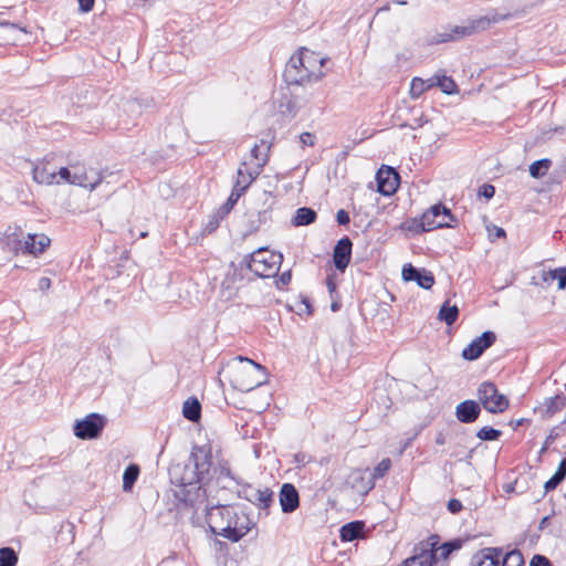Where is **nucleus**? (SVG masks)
Listing matches in <instances>:
<instances>
[{
	"instance_id": "nucleus-1",
	"label": "nucleus",
	"mask_w": 566,
	"mask_h": 566,
	"mask_svg": "<svg viewBox=\"0 0 566 566\" xmlns=\"http://www.w3.org/2000/svg\"><path fill=\"white\" fill-rule=\"evenodd\" d=\"M169 478L171 484L178 488L174 492L175 497L195 512L203 505L210 532L219 535L222 526H227V515H231L233 511L230 505L222 504L219 500H209L206 486L212 482L220 490H231L233 485H240V480L233 475L229 462L224 459L214 461L211 446L195 444L187 463H177L169 468Z\"/></svg>"
},
{
	"instance_id": "nucleus-2",
	"label": "nucleus",
	"mask_w": 566,
	"mask_h": 566,
	"mask_svg": "<svg viewBox=\"0 0 566 566\" xmlns=\"http://www.w3.org/2000/svg\"><path fill=\"white\" fill-rule=\"evenodd\" d=\"M310 60L318 62L321 66L326 62V59L319 57L316 53L307 49H301L298 54L292 55L285 65L283 77L287 85L298 86L306 81H318L324 76L322 71L318 73L310 71V66L305 64V62H310Z\"/></svg>"
},
{
	"instance_id": "nucleus-3",
	"label": "nucleus",
	"mask_w": 566,
	"mask_h": 566,
	"mask_svg": "<svg viewBox=\"0 0 566 566\" xmlns=\"http://www.w3.org/2000/svg\"><path fill=\"white\" fill-rule=\"evenodd\" d=\"M282 260L281 253L260 248L240 262V269L247 268L259 277H271L279 272Z\"/></svg>"
},
{
	"instance_id": "nucleus-4",
	"label": "nucleus",
	"mask_w": 566,
	"mask_h": 566,
	"mask_svg": "<svg viewBox=\"0 0 566 566\" xmlns=\"http://www.w3.org/2000/svg\"><path fill=\"white\" fill-rule=\"evenodd\" d=\"M491 22L492 21L488 17H480L471 20L467 25L450 27L449 32L444 31L437 33L432 39V43L440 44L470 36L480 31L486 30L491 25Z\"/></svg>"
},
{
	"instance_id": "nucleus-5",
	"label": "nucleus",
	"mask_w": 566,
	"mask_h": 566,
	"mask_svg": "<svg viewBox=\"0 0 566 566\" xmlns=\"http://www.w3.org/2000/svg\"><path fill=\"white\" fill-rule=\"evenodd\" d=\"M440 536L430 535L426 541H421L415 546L413 556L403 562V566H432L438 560Z\"/></svg>"
},
{
	"instance_id": "nucleus-6",
	"label": "nucleus",
	"mask_w": 566,
	"mask_h": 566,
	"mask_svg": "<svg viewBox=\"0 0 566 566\" xmlns=\"http://www.w3.org/2000/svg\"><path fill=\"white\" fill-rule=\"evenodd\" d=\"M476 395L480 405L490 413H502L510 406L509 399L499 392L494 382H482Z\"/></svg>"
},
{
	"instance_id": "nucleus-7",
	"label": "nucleus",
	"mask_w": 566,
	"mask_h": 566,
	"mask_svg": "<svg viewBox=\"0 0 566 566\" xmlns=\"http://www.w3.org/2000/svg\"><path fill=\"white\" fill-rule=\"evenodd\" d=\"M235 359L241 363L245 361L250 365V368L243 370L240 375V378L237 379V387L241 391H251L254 388L260 387L268 381V371L264 366L243 356H238L235 357Z\"/></svg>"
},
{
	"instance_id": "nucleus-8",
	"label": "nucleus",
	"mask_w": 566,
	"mask_h": 566,
	"mask_svg": "<svg viewBox=\"0 0 566 566\" xmlns=\"http://www.w3.org/2000/svg\"><path fill=\"white\" fill-rule=\"evenodd\" d=\"M56 176L64 182L88 188L91 191L94 190L103 180L101 171L91 169L86 171L84 169L76 170L73 174L67 167H61L56 172Z\"/></svg>"
},
{
	"instance_id": "nucleus-9",
	"label": "nucleus",
	"mask_w": 566,
	"mask_h": 566,
	"mask_svg": "<svg viewBox=\"0 0 566 566\" xmlns=\"http://www.w3.org/2000/svg\"><path fill=\"white\" fill-rule=\"evenodd\" d=\"M106 424L104 416L92 412L82 420H76L73 430L75 437L81 440H92L98 438Z\"/></svg>"
},
{
	"instance_id": "nucleus-10",
	"label": "nucleus",
	"mask_w": 566,
	"mask_h": 566,
	"mask_svg": "<svg viewBox=\"0 0 566 566\" xmlns=\"http://www.w3.org/2000/svg\"><path fill=\"white\" fill-rule=\"evenodd\" d=\"M253 525L248 516H239L235 512H232L231 515H227V526H222L219 535L238 543L250 532Z\"/></svg>"
},
{
	"instance_id": "nucleus-11",
	"label": "nucleus",
	"mask_w": 566,
	"mask_h": 566,
	"mask_svg": "<svg viewBox=\"0 0 566 566\" xmlns=\"http://www.w3.org/2000/svg\"><path fill=\"white\" fill-rule=\"evenodd\" d=\"M495 333L492 331H485L463 348L461 356L463 359L469 361L476 360L495 343Z\"/></svg>"
},
{
	"instance_id": "nucleus-12",
	"label": "nucleus",
	"mask_w": 566,
	"mask_h": 566,
	"mask_svg": "<svg viewBox=\"0 0 566 566\" xmlns=\"http://www.w3.org/2000/svg\"><path fill=\"white\" fill-rule=\"evenodd\" d=\"M399 174L395 168L382 166L376 174L377 190L384 196L394 195L399 186Z\"/></svg>"
},
{
	"instance_id": "nucleus-13",
	"label": "nucleus",
	"mask_w": 566,
	"mask_h": 566,
	"mask_svg": "<svg viewBox=\"0 0 566 566\" xmlns=\"http://www.w3.org/2000/svg\"><path fill=\"white\" fill-rule=\"evenodd\" d=\"M353 242L349 237H343L337 241L333 250V262L339 272H345L352 260Z\"/></svg>"
},
{
	"instance_id": "nucleus-14",
	"label": "nucleus",
	"mask_w": 566,
	"mask_h": 566,
	"mask_svg": "<svg viewBox=\"0 0 566 566\" xmlns=\"http://www.w3.org/2000/svg\"><path fill=\"white\" fill-rule=\"evenodd\" d=\"M276 104L279 113L289 119L294 118L304 106L301 98L292 92L281 94Z\"/></svg>"
},
{
	"instance_id": "nucleus-15",
	"label": "nucleus",
	"mask_w": 566,
	"mask_h": 566,
	"mask_svg": "<svg viewBox=\"0 0 566 566\" xmlns=\"http://www.w3.org/2000/svg\"><path fill=\"white\" fill-rule=\"evenodd\" d=\"M279 500L283 513H292L300 506V495L292 483H284L281 486Z\"/></svg>"
},
{
	"instance_id": "nucleus-16",
	"label": "nucleus",
	"mask_w": 566,
	"mask_h": 566,
	"mask_svg": "<svg viewBox=\"0 0 566 566\" xmlns=\"http://www.w3.org/2000/svg\"><path fill=\"white\" fill-rule=\"evenodd\" d=\"M480 413H481V405H480L479 400L475 401V400L468 399V400L460 402L455 407V418L461 423L474 422L480 417Z\"/></svg>"
},
{
	"instance_id": "nucleus-17",
	"label": "nucleus",
	"mask_w": 566,
	"mask_h": 566,
	"mask_svg": "<svg viewBox=\"0 0 566 566\" xmlns=\"http://www.w3.org/2000/svg\"><path fill=\"white\" fill-rule=\"evenodd\" d=\"M502 548L485 547L473 555L472 566H499Z\"/></svg>"
},
{
	"instance_id": "nucleus-18",
	"label": "nucleus",
	"mask_w": 566,
	"mask_h": 566,
	"mask_svg": "<svg viewBox=\"0 0 566 566\" xmlns=\"http://www.w3.org/2000/svg\"><path fill=\"white\" fill-rule=\"evenodd\" d=\"M441 212L444 213V205L438 202L421 214L420 222L424 228V232L440 229V226H448V223H441L440 220H438Z\"/></svg>"
},
{
	"instance_id": "nucleus-19",
	"label": "nucleus",
	"mask_w": 566,
	"mask_h": 566,
	"mask_svg": "<svg viewBox=\"0 0 566 566\" xmlns=\"http://www.w3.org/2000/svg\"><path fill=\"white\" fill-rule=\"evenodd\" d=\"M50 238L45 234H29L24 240L21 250L23 253L36 255L42 253L50 245Z\"/></svg>"
},
{
	"instance_id": "nucleus-20",
	"label": "nucleus",
	"mask_w": 566,
	"mask_h": 566,
	"mask_svg": "<svg viewBox=\"0 0 566 566\" xmlns=\"http://www.w3.org/2000/svg\"><path fill=\"white\" fill-rule=\"evenodd\" d=\"M541 282H533V284H539L542 286H551L554 281H557L558 290L566 289V276L564 275L563 268H557L554 270L542 271L539 273Z\"/></svg>"
},
{
	"instance_id": "nucleus-21",
	"label": "nucleus",
	"mask_w": 566,
	"mask_h": 566,
	"mask_svg": "<svg viewBox=\"0 0 566 566\" xmlns=\"http://www.w3.org/2000/svg\"><path fill=\"white\" fill-rule=\"evenodd\" d=\"M365 528L363 521H352L344 524L339 530V537L342 542H353L361 537Z\"/></svg>"
},
{
	"instance_id": "nucleus-22",
	"label": "nucleus",
	"mask_w": 566,
	"mask_h": 566,
	"mask_svg": "<svg viewBox=\"0 0 566 566\" xmlns=\"http://www.w3.org/2000/svg\"><path fill=\"white\" fill-rule=\"evenodd\" d=\"M154 105V101L150 97H135L127 99L123 108L126 113L132 115L133 117H138L142 115L144 108H149Z\"/></svg>"
},
{
	"instance_id": "nucleus-23",
	"label": "nucleus",
	"mask_w": 566,
	"mask_h": 566,
	"mask_svg": "<svg viewBox=\"0 0 566 566\" xmlns=\"http://www.w3.org/2000/svg\"><path fill=\"white\" fill-rule=\"evenodd\" d=\"M317 219V213L310 207H301L296 209L294 217L291 220L294 227H304L314 223Z\"/></svg>"
},
{
	"instance_id": "nucleus-24",
	"label": "nucleus",
	"mask_w": 566,
	"mask_h": 566,
	"mask_svg": "<svg viewBox=\"0 0 566 566\" xmlns=\"http://www.w3.org/2000/svg\"><path fill=\"white\" fill-rule=\"evenodd\" d=\"M566 479V457L559 462L556 472L544 483L543 497L554 491Z\"/></svg>"
},
{
	"instance_id": "nucleus-25",
	"label": "nucleus",
	"mask_w": 566,
	"mask_h": 566,
	"mask_svg": "<svg viewBox=\"0 0 566 566\" xmlns=\"http://www.w3.org/2000/svg\"><path fill=\"white\" fill-rule=\"evenodd\" d=\"M33 180L41 185L60 184L56 179V171L49 170L45 166H34L32 170Z\"/></svg>"
},
{
	"instance_id": "nucleus-26",
	"label": "nucleus",
	"mask_w": 566,
	"mask_h": 566,
	"mask_svg": "<svg viewBox=\"0 0 566 566\" xmlns=\"http://www.w3.org/2000/svg\"><path fill=\"white\" fill-rule=\"evenodd\" d=\"M184 417L192 422H196L201 417V405L196 397H189L182 406Z\"/></svg>"
},
{
	"instance_id": "nucleus-27",
	"label": "nucleus",
	"mask_w": 566,
	"mask_h": 566,
	"mask_svg": "<svg viewBox=\"0 0 566 566\" xmlns=\"http://www.w3.org/2000/svg\"><path fill=\"white\" fill-rule=\"evenodd\" d=\"M459 317V307L457 305H450V301H446L438 313V318L444 322L448 326H451L457 322Z\"/></svg>"
},
{
	"instance_id": "nucleus-28",
	"label": "nucleus",
	"mask_w": 566,
	"mask_h": 566,
	"mask_svg": "<svg viewBox=\"0 0 566 566\" xmlns=\"http://www.w3.org/2000/svg\"><path fill=\"white\" fill-rule=\"evenodd\" d=\"M434 86V75L427 80L421 77H413L410 86V95L412 98H418L422 93Z\"/></svg>"
},
{
	"instance_id": "nucleus-29",
	"label": "nucleus",
	"mask_w": 566,
	"mask_h": 566,
	"mask_svg": "<svg viewBox=\"0 0 566 566\" xmlns=\"http://www.w3.org/2000/svg\"><path fill=\"white\" fill-rule=\"evenodd\" d=\"M140 473V468L136 463H130L123 473V490L132 491Z\"/></svg>"
},
{
	"instance_id": "nucleus-30",
	"label": "nucleus",
	"mask_w": 566,
	"mask_h": 566,
	"mask_svg": "<svg viewBox=\"0 0 566 566\" xmlns=\"http://www.w3.org/2000/svg\"><path fill=\"white\" fill-rule=\"evenodd\" d=\"M566 405V397L563 394L555 395L545 400V415L551 417L560 411Z\"/></svg>"
},
{
	"instance_id": "nucleus-31",
	"label": "nucleus",
	"mask_w": 566,
	"mask_h": 566,
	"mask_svg": "<svg viewBox=\"0 0 566 566\" xmlns=\"http://www.w3.org/2000/svg\"><path fill=\"white\" fill-rule=\"evenodd\" d=\"M258 500H254V502L252 504H254L256 507L260 509V511H264L265 512V515L269 514V507L273 504L274 502V493L265 488L264 490H261L256 497Z\"/></svg>"
},
{
	"instance_id": "nucleus-32",
	"label": "nucleus",
	"mask_w": 566,
	"mask_h": 566,
	"mask_svg": "<svg viewBox=\"0 0 566 566\" xmlns=\"http://www.w3.org/2000/svg\"><path fill=\"white\" fill-rule=\"evenodd\" d=\"M463 544L464 539L461 538H453L451 541L444 542L439 546L440 554L438 559L447 560L453 552L461 549Z\"/></svg>"
},
{
	"instance_id": "nucleus-33",
	"label": "nucleus",
	"mask_w": 566,
	"mask_h": 566,
	"mask_svg": "<svg viewBox=\"0 0 566 566\" xmlns=\"http://www.w3.org/2000/svg\"><path fill=\"white\" fill-rule=\"evenodd\" d=\"M436 86L440 87L441 92L448 95L458 93V85L454 80L447 75H434Z\"/></svg>"
},
{
	"instance_id": "nucleus-34",
	"label": "nucleus",
	"mask_w": 566,
	"mask_h": 566,
	"mask_svg": "<svg viewBox=\"0 0 566 566\" xmlns=\"http://www.w3.org/2000/svg\"><path fill=\"white\" fill-rule=\"evenodd\" d=\"M391 468V460L389 458L382 459L373 470L367 492L375 485V480L384 478Z\"/></svg>"
},
{
	"instance_id": "nucleus-35",
	"label": "nucleus",
	"mask_w": 566,
	"mask_h": 566,
	"mask_svg": "<svg viewBox=\"0 0 566 566\" xmlns=\"http://www.w3.org/2000/svg\"><path fill=\"white\" fill-rule=\"evenodd\" d=\"M551 166L552 161L548 158L536 160L530 165V175L536 179L542 178L547 174Z\"/></svg>"
},
{
	"instance_id": "nucleus-36",
	"label": "nucleus",
	"mask_w": 566,
	"mask_h": 566,
	"mask_svg": "<svg viewBox=\"0 0 566 566\" xmlns=\"http://www.w3.org/2000/svg\"><path fill=\"white\" fill-rule=\"evenodd\" d=\"M19 557L17 552L9 546L0 548V566H15Z\"/></svg>"
},
{
	"instance_id": "nucleus-37",
	"label": "nucleus",
	"mask_w": 566,
	"mask_h": 566,
	"mask_svg": "<svg viewBox=\"0 0 566 566\" xmlns=\"http://www.w3.org/2000/svg\"><path fill=\"white\" fill-rule=\"evenodd\" d=\"M271 145H266V151L270 150ZM251 155L253 158L258 160L256 167L258 169L253 172L255 176H258L261 171V169L265 166L269 159L268 153H261L260 145L255 144L251 149Z\"/></svg>"
},
{
	"instance_id": "nucleus-38",
	"label": "nucleus",
	"mask_w": 566,
	"mask_h": 566,
	"mask_svg": "<svg viewBox=\"0 0 566 566\" xmlns=\"http://www.w3.org/2000/svg\"><path fill=\"white\" fill-rule=\"evenodd\" d=\"M415 282L421 289L430 290L434 284V276H433L432 272L428 271L424 268H421L418 273V277L416 279Z\"/></svg>"
},
{
	"instance_id": "nucleus-39",
	"label": "nucleus",
	"mask_w": 566,
	"mask_h": 566,
	"mask_svg": "<svg viewBox=\"0 0 566 566\" xmlns=\"http://www.w3.org/2000/svg\"><path fill=\"white\" fill-rule=\"evenodd\" d=\"M502 563L505 566H524V557L521 551L518 549H512L509 553L505 554L503 557Z\"/></svg>"
},
{
	"instance_id": "nucleus-40",
	"label": "nucleus",
	"mask_w": 566,
	"mask_h": 566,
	"mask_svg": "<svg viewBox=\"0 0 566 566\" xmlns=\"http://www.w3.org/2000/svg\"><path fill=\"white\" fill-rule=\"evenodd\" d=\"M502 436V431L492 427H482L478 432L476 437L482 441H496Z\"/></svg>"
},
{
	"instance_id": "nucleus-41",
	"label": "nucleus",
	"mask_w": 566,
	"mask_h": 566,
	"mask_svg": "<svg viewBox=\"0 0 566 566\" xmlns=\"http://www.w3.org/2000/svg\"><path fill=\"white\" fill-rule=\"evenodd\" d=\"M256 178V176L253 172H248L247 179L244 178V185H241V179L238 178L235 185L233 186V189L231 193L238 195V200L240 197L245 192V190L249 188V186L252 184V181Z\"/></svg>"
},
{
	"instance_id": "nucleus-42",
	"label": "nucleus",
	"mask_w": 566,
	"mask_h": 566,
	"mask_svg": "<svg viewBox=\"0 0 566 566\" xmlns=\"http://www.w3.org/2000/svg\"><path fill=\"white\" fill-rule=\"evenodd\" d=\"M400 228L403 231L412 232V233H417V234L424 232V228L422 227V224L420 222V218L419 219L413 218V219L407 220L401 223Z\"/></svg>"
},
{
	"instance_id": "nucleus-43",
	"label": "nucleus",
	"mask_w": 566,
	"mask_h": 566,
	"mask_svg": "<svg viewBox=\"0 0 566 566\" xmlns=\"http://www.w3.org/2000/svg\"><path fill=\"white\" fill-rule=\"evenodd\" d=\"M224 217L220 214L218 211H216L213 214L209 216V219L203 228V231L207 233H212L216 231Z\"/></svg>"
},
{
	"instance_id": "nucleus-44",
	"label": "nucleus",
	"mask_w": 566,
	"mask_h": 566,
	"mask_svg": "<svg viewBox=\"0 0 566 566\" xmlns=\"http://www.w3.org/2000/svg\"><path fill=\"white\" fill-rule=\"evenodd\" d=\"M421 268H416L413 266L411 263H407L403 265L402 268V279L403 281L406 282H411V281H416V279L418 277V273L420 271Z\"/></svg>"
},
{
	"instance_id": "nucleus-45",
	"label": "nucleus",
	"mask_w": 566,
	"mask_h": 566,
	"mask_svg": "<svg viewBox=\"0 0 566 566\" xmlns=\"http://www.w3.org/2000/svg\"><path fill=\"white\" fill-rule=\"evenodd\" d=\"M440 217H442V220H440L441 223H448V226H440V228H455L458 226V219L446 206L444 213L441 212Z\"/></svg>"
},
{
	"instance_id": "nucleus-46",
	"label": "nucleus",
	"mask_w": 566,
	"mask_h": 566,
	"mask_svg": "<svg viewBox=\"0 0 566 566\" xmlns=\"http://www.w3.org/2000/svg\"><path fill=\"white\" fill-rule=\"evenodd\" d=\"M237 202H238V195L230 193L227 201L217 211L226 218Z\"/></svg>"
},
{
	"instance_id": "nucleus-47",
	"label": "nucleus",
	"mask_w": 566,
	"mask_h": 566,
	"mask_svg": "<svg viewBox=\"0 0 566 566\" xmlns=\"http://www.w3.org/2000/svg\"><path fill=\"white\" fill-rule=\"evenodd\" d=\"M495 195V187L491 184H483L478 191L479 197H483L486 200H490Z\"/></svg>"
},
{
	"instance_id": "nucleus-48",
	"label": "nucleus",
	"mask_w": 566,
	"mask_h": 566,
	"mask_svg": "<svg viewBox=\"0 0 566 566\" xmlns=\"http://www.w3.org/2000/svg\"><path fill=\"white\" fill-rule=\"evenodd\" d=\"M559 433L557 431V428H553L549 432V434L546 437L541 450H539V455H542L543 453H545L547 451V449L549 448V446L558 438Z\"/></svg>"
},
{
	"instance_id": "nucleus-49",
	"label": "nucleus",
	"mask_w": 566,
	"mask_h": 566,
	"mask_svg": "<svg viewBox=\"0 0 566 566\" xmlns=\"http://www.w3.org/2000/svg\"><path fill=\"white\" fill-rule=\"evenodd\" d=\"M528 566H553V564L546 556L536 554L530 560Z\"/></svg>"
},
{
	"instance_id": "nucleus-50",
	"label": "nucleus",
	"mask_w": 566,
	"mask_h": 566,
	"mask_svg": "<svg viewBox=\"0 0 566 566\" xmlns=\"http://www.w3.org/2000/svg\"><path fill=\"white\" fill-rule=\"evenodd\" d=\"M269 219H270V211L268 209L259 211L256 214V224L252 226V230L256 231L260 228V226L268 222Z\"/></svg>"
},
{
	"instance_id": "nucleus-51",
	"label": "nucleus",
	"mask_w": 566,
	"mask_h": 566,
	"mask_svg": "<svg viewBox=\"0 0 566 566\" xmlns=\"http://www.w3.org/2000/svg\"><path fill=\"white\" fill-rule=\"evenodd\" d=\"M293 462L296 464L297 468H303L311 462V457L304 452H298L294 454Z\"/></svg>"
},
{
	"instance_id": "nucleus-52",
	"label": "nucleus",
	"mask_w": 566,
	"mask_h": 566,
	"mask_svg": "<svg viewBox=\"0 0 566 566\" xmlns=\"http://www.w3.org/2000/svg\"><path fill=\"white\" fill-rule=\"evenodd\" d=\"M486 229L489 231V237L492 240L504 238L506 235L505 230L501 227L492 226V227H488Z\"/></svg>"
},
{
	"instance_id": "nucleus-53",
	"label": "nucleus",
	"mask_w": 566,
	"mask_h": 566,
	"mask_svg": "<svg viewBox=\"0 0 566 566\" xmlns=\"http://www.w3.org/2000/svg\"><path fill=\"white\" fill-rule=\"evenodd\" d=\"M447 507L451 514H458L459 512H461L463 506L461 501H459L458 499H451L449 500Z\"/></svg>"
},
{
	"instance_id": "nucleus-54",
	"label": "nucleus",
	"mask_w": 566,
	"mask_h": 566,
	"mask_svg": "<svg viewBox=\"0 0 566 566\" xmlns=\"http://www.w3.org/2000/svg\"><path fill=\"white\" fill-rule=\"evenodd\" d=\"M336 221L339 226H347L350 222L349 213L344 209L338 210L336 213Z\"/></svg>"
},
{
	"instance_id": "nucleus-55",
	"label": "nucleus",
	"mask_w": 566,
	"mask_h": 566,
	"mask_svg": "<svg viewBox=\"0 0 566 566\" xmlns=\"http://www.w3.org/2000/svg\"><path fill=\"white\" fill-rule=\"evenodd\" d=\"M315 139V135L310 132H305L300 135V140L303 146H314Z\"/></svg>"
},
{
	"instance_id": "nucleus-56",
	"label": "nucleus",
	"mask_w": 566,
	"mask_h": 566,
	"mask_svg": "<svg viewBox=\"0 0 566 566\" xmlns=\"http://www.w3.org/2000/svg\"><path fill=\"white\" fill-rule=\"evenodd\" d=\"M78 1V8L82 12H90L94 8L95 0H77Z\"/></svg>"
},
{
	"instance_id": "nucleus-57",
	"label": "nucleus",
	"mask_w": 566,
	"mask_h": 566,
	"mask_svg": "<svg viewBox=\"0 0 566 566\" xmlns=\"http://www.w3.org/2000/svg\"><path fill=\"white\" fill-rule=\"evenodd\" d=\"M252 490H253L252 485L244 484L240 489H238L237 496L240 497V499L248 500V497L250 496L249 491H252Z\"/></svg>"
},
{
	"instance_id": "nucleus-58",
	"label": "nucleus",
	"mask_w": 566,
	"mask_h": 566,
	"mask_svg": "<svg viewBox=\"0 0 566 566\" xmlns=\"http://www.w3.org/2000/svg\"><path fill=\"white\" fill-rule=\"evenodd\" d=\"M291 279H292L291 272L290 271H285V272H283L279 276V280L276 281V285L277 286H285V285H287L291 282Z\"/></svg>"
},
{
	"instance_id": "nucleus-59",
	"label": "nucleus",
	"mask_w": 566,
	"mask_h": 566,
	"mask_svg": "<svg viewBox=\"0 0 566 566\" xmlns=\"http://www.w3.org/2000/svg\"><path fill=\"white\" fill-rule=\"evenodd\" d=\"M326 286L331 295H333V293L336 292V283L332 275H328L326 277Z\"/></svg>"
},
{
	"instance_id": "nucleus-60",
	"label": "nucleus",
	"mask_w": 566,
	"mask_h": 566,
	"mask_svg": "<svg viewBox=\"0 0 566 566\" xmlns=\"http://www.w3.org/2000/svg\"><path fill=\"white\" fill-rule=\"evenodd\" d=\"M555 514H556V513H555V511L553 510L551 515H546V516H544V517L541 520V522H539L538 528H539V530H544V528L549 524L551 517H552L553 515H555Z\"/></svg>"
},
{
	"instance_id": "nucleus-61",
	"label": "nucleus",
	"mask_w": 566,
	"mask_h": 566,
	"mask_svg": "<svg viewBox=\"0 0 566 566\" xmlns=\"http://www.w3.org/2000/svg\"><path fill=\"white\" fill-rule=\"evenodd\" d=\"M447 442L446 436L443 432H438L434 439V443L437 446H443Z\"/></svg>"
},
{
	"instance_id": "nucleus-62",
	"label": "nucleus",
	"mask_w": 566,
	"mask_h": 566,
	"mask_svg": "<svg viewBox=\"0 0 566 566\" xmlns=\"http://www.w3.org/2000/svg\"><path fill=\"white\" fill-rule=\"evenodd\" d=\"M415 437H411V438H408L406 439L403 442H401V450H400V453H402L403 451H406L412 443Z\"/></svg>"
},
{
	"instance_id": "nucleus-63",
	"label": "nucleus",
	"mask_w": 566,
	"mask_h": 566,
	"mask_svg": "<svg viewBox=\"0 0 566 566\" xmlns=\"http://www.w3.org/2000/svg\"><path fill=\"white\" fill-rule=\"evenodd\" d=\"M260 491H261L260 489H255V488H253V490H252V491H249L250 496L248 497V500H247V501H249L250 503H253V502H254V500H256L255 497H256V495H258V493H259Z\"/></svg>"
},
{
	"instance_id": "nucleus-64",
	"label": "nucleus",
	"mask_w": 566,
	"mask_h": 566,
	"mask_svg": "<svg viewBox=\"0 0 566 566\" xmlns=\"http://www.w3.org/2000/svg\"><path fill=\"white\" fill-rule=\"evenodd\" d=\"M50 284H51V281H50V279H48V277H42V279L40 280V287H41V289L50 287Z\"/></svg>"
}]
</instances>
